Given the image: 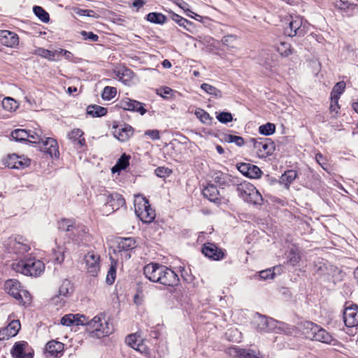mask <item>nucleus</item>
Masks as SVG:
<instances>
[{"instance_id":"nucleus-1","label":"nucleus","mask_w":358,"mask_h":358,"mask_svg":"<svg viewBox=\"0 0 358 358\" xmlns=\"http://www.w3.org/2000/svg\"><path fill=\"white\" fill-rule=\"evenodd\" d=\"M87 331L91 337L101 338L109 336L113 331V327L106 319L104 314H99L88 320Z\"/></svg>"},{"instance_id":"nucleus-2","label":"nucleus","mask_w":358,"mask_h":358,"mask_svg":"<svg viewBox=\"0 0 358 358\" xmlns=\"http://www.w3.org/2000/svg\"><path fill=\"white\" fill-rule=\"evenodd\" d=\"M233 184L236 185L238 195L245 202L254 206L262 205V196L252 184L247 181L236 183L235 180L233 181Z\"/></svg>"},{"instance_id":"nucleus-3","label":"nucleus","mask_w":358,"mask_h":358,"mask_svg":"<svg viewBox=\"0 0 358 358\" xmlns=\"http://www.w3.org/2000/svg\"><path fill=\"white\" fill-rule=\"evenodd\" d=\"M14 268L25 275L38 276L45 269L44 263L34 258L22 259L15 264Z\"/></svg>"},{"instance_id":"nucleus-4","label":"nucleus","mask_w":358,"mask_h":358,"mask_svg":"<svg viewBox=\"0 0 358 358\" xmlns=\"http://www.w3.org/2000/svg\"><path fill=\"white\" fill-rule=\"evenodd\" d=\"M134 210L136 216L144 223H151L156 215L148 200L141 195L135 196Z\"/></svg>"},{"instance_id":"nucleus-5","label":"nucleus","mask_w":358,"mask_h":358,"mask_svg":"<svg viewBox=\"0 0 358 358\" xmlns=\"http://www.w3.org/2000/svg\"><path fill=\"white\" fill-rule=\"evenodd\" d=\"M308 31V22L300 16H291L284 34L289 37L303 36Z\"/></svg>"},{"instance_id":"nucleus-6","label":"nucleus","mask_w":358,"mask_h":358,"mask_svg":"<svg viewBox=\"0 0 358 358\" xmlns=\"http://www.w3.org/2000/svg\"><path fill=\"white\" fill-rule=\"evenodd\" d=\"M250 141L252 143L257 155L260 158H264L272 155L275 150V144L270 138H251Z\"/></svg>"},{"instance_id":"nucleus-7","label":"nucleus","mask_w":358,"mask_h":358,"mask_svg":"<svg viewBox=\"0 0 358 358\" xmlns=\"http://www.w3.org/2000/svg\"><path fill=\"white\" fill-rule=\"evenodd\" d=\"M30 250L28 241L23 236H17L8 239V250L16 255H23Z\"/></svg>"},{"instance_id":"nucleus-8","label":"nucleus","mask_w":358,"mask_h":358,"mask_svg":"<svg viewBox=\"0 0 358 358\" xmlns=\"http://www.w3.org/2000/svg\"><path fill=\"white\" fill-rule=\"evenodd\" d=\"M85 268L92 276H96L100 271V256L94 251L88 252L83 258Z\"/></svg>"},{"instance_id":"nucleus-9","label":"nucleus","mask_w":358,"mask_h":358,"mask_svg":"<svg viewBox=\"0 0 358 358\" xmlns=\"http://www.w3.org/2000/svg\"><path fill=\"white\" fill-rule=\"evenodd\" d=\"M114 136L121 142H125L133 135V128L127 124H117L114 122L112 127Z\"/></svg>"},{"instance_id":"nucleus-10","label":"nucleus","mask_w":358,"mask_h":358,"mask_svg":"<svg viewBox=\"0 0 358 358\" xmlns=\"http://www.w3.org/2000/svg\"><path fill=\"white\" fill-rule=\"evenodd\" d=\"M30 159L15 154L8 155L3 160L4 164L10 169H24L30 165Z\"/></svg>"},{"instance_id":"nucleus-11","label":"nucleus","mask_w":358,"mask_h":358,"mask_svg":"<svg viewBox=\"0 0 358 358\" xmlns=\"http://www.w3.org/2000/svg\"><path fill=\"white\" fill-rule=\"evenodd\" d=\"M294 329L295 328L294 326L270 317L268 324V330L266 332L292 334L294 331Z\"/></svg>"},{"instance_id":"nucleus-12","label":"nucleus","mask_w":358,"mask_h":358,"mask_svg":"<svg viewBox=\"0 0 358 358\" xmlns=\"http://www.w3.org/2000/svg\"><path fill=\"white\" fill-rule=\"evenodd\" d=\"M165 266L157 263H150L144 267L143 273L145 277L152 282H159Z\"/></svg>"},{"instance_id":"nucleus-13","label":"nucleus","mask_w":358,"mask_h":358,"mask_svg":"<svg viewBox=\"0 0 358 358\" xmlns=\"http://www.w3.org/2000/svg\"><path fill=\"white\" fill-rule=\"evenodd\" d=\"M202 253L208 258L215 261L224 259L225 255L224 250L211 243H207L203 245Z\"/></svg>"},{"instance_id":"nucleus-14","label":"nucleus","mask_w":358,"mask_h":358,"mask_svg":"<svg viewBox=\"0 0 358 358\" xmlns=\"http://www.w3.org/2000/svg\"><path fill=\"white\" fill-rule=\"evenodd\" d=\"M116 242L117 247L115 252L119 253L125 252H127L125 255V259H129L131 255L128 252L136 248V241L133 238H118Z\"/></svg>"},{"instance_id":"nucleus-15","label":"nucleus","mask_w":358,"mask_h":358,"mask_svg":"<svg viewBox=\"0 0 358 358\" xmlns=\"http://www.w3.org/2000/svg\"><path fill=\"white\" fill-rule=\"evenodd\" d=\"M236 166L243 176L250 178H259L262 173L261 169L257 166L250 163H239L237 164Z\"/></svg>"},{"instance_id":"nucleus-16","label":"nucleus","mask_w":358,"mask_h":358,"mask_svg":"<svg viewBox=\"0 0 358 358\" xmlns=\"http://www.w3.org/2000/svg\"><path fill=\"white\" fill-rule=\"evenodd\" d=\"M5 290L20 302L22 301V293L26 294V291L21 289L20 282L16 280H8L5 282Z\"/></svg>"},{"instance_id":"nucleus-17","label":"nucleus","mask_w":358,"mask_h":358,"mask_svg":"<svg viewBox=\"0 0 358 358\" xmlns=\"http://www.w3.org/2000/svg\"><path fill=\"white\" fill-rule=\"evenodd\" d=\"M125 205V200L122 196L117 192L110 194L106 199V208H110L108 210L109 213L118 210Z\"/></svg>"},{"instance_id":"nucleus-18","label":"nucleus","mask_w":358,"mask_h":358,"mask_svg":"<svg viewBox=\"0 0 358 358\" xmlns=\"http://www.w3.org/2000/svg\"><path fill=\"white\" fill-rule=\"evenodd\" d=\"M229 355L238 358H260L259 352L253 350L243 349L237 346L229 348L227 350Z\"/></svg>"},{"instance_id":"nucleus-19","label":"nucleus","mask_w":358,"mask_h":358,"mask_svg":"<svg viewBox=\"0 0 358 358\" xmlns=\"http://www.w3.org/2000/svg\"><path fill=\"white\" fill-rule=\"evenodd\" d=\"M118 106L125 110L138 112L141 115L146 113L142 103L128 98L121 100Z\"/></svg>"},{"instance_id":"nucleus-20","label":"nucleus","mask_w":358,"mask_h":358,"mask_svg":"<svg viewBox=\"0 0 358 358\" xmlns=\"http://www.w3.org/2000/svg\"><path fill=\"white\" fill-rule=\"evenodd\" d=\"M41 143L42 145L40 147L41 151L50 155L51 157H59V146L55 139L52 138H46L45 140H43Z\"/></svg>"},{"instance_id":"nucleus-21","label":"nucleus","mask_w":358,"mask_h":358,"mask_svg":"<svg viewBox=\"0 0 358 358\" xmlns=\"http://www.w3.org/2000/svg\"><path fill=\"white\" fill-rule=\"evenodd\" d=\"M343 319L345 325L348 327L358 325V306H352L345 308L343 313Z\"/></svg>"},{"instance_id":"nucleus-22","label":"nucleus","mask_w":358,"mask_h":358,"mask_svg":"<svg viewBox=\"0 0 358 358\" xmlns=\"http://www.w3.org/2000/svg\"><path fill=\"white\" fill-rule=\"evenodd\" d=\"M166 270H163L159 283L165 286L173 287L178 284L179 278L172 269L165 266Z\"/></svg>"},{"instance_id":"nucleus-23","label":"nucleus","mask_w":358,"mask_h":358,"mask_svg":"<svg viewBox=\"0 0 358 358\" xmlns=\"http://www.w3.org/2000/svg\"><path fill=\"white\" fill-rule=\"evenodd\" d=\"M0 43L9 48H15L19 43L17 34L8 30H0Z\"/></svg>"},{"instance_id":"nucleus-24","label":"nucleus","mask_w":358,"mask_h":358,"mask_svg":"<svg viewBox=\"0 0 358 358\" xmlns=\"http://www.w3.org/2000/svg\"><path fill=\"white\" fill-rule=\"evenodd\" d=\"M28 347V343L25 341L15 343L11 350L13 357L15 358H32L33 352H26V349Z\"/></svg>"},{"instance_id":"nucleus-25","label":"nucleus","mask_w":358,"mask_h":358,"mask_svg":"<svg viewBox=\"0 0 358 358\" xmlns=\"http://www.w3.org/2000/svg\"><path fill=\"white\" fill-rule=\"evenodd\" d=\"M202 193L203 195L211 202L218 203L221 201L222 197L220 192L215 185L208 184L203 188Z\"/></svg>"},{"instance_id":"nucleus-26","label":"nucleus","mask_w":358,"mask_h":358,"mask_svg":"<svg viewBox=\"0 0 358 358\" xmlns=\"http://www.w3.org/2000/svg\"><path fill=\"white\" fill-rule=\"evenodd\" d=\"M64 350V344L56 341H51L45 345V352L50 356L59 357Z\"/></svg>"},{"instance_id":"nucleus-27","label":"nucleus","mask_w":358,"mask_h":358,"mask_svg":"<svg viewBox=\"0 0 358 358\" xmlns=\"http://www.w3.org/2000/svg\"><path fill=\"white\" fill-rule=\"evenodd\" d=\"M56 245L57 247L52 249V258L55 263L61 264L64 261V255L67 251V248L66 243L57 245L56 242Z\"/></svg>"},{"instance_id":"nucleus-28","label":"nucleus","mask_w":358,"mask_h":358,"mask_svg":"<svg viewBox=\"0 0 358 358\" xmlns=\"http://www.w3.org/2000/svg\"><path fill=\"white\" fill-rule=\"evenodd\" d=\"M319 326L312 322L306 321L302 324V333L306 338L313 340Z\"/></svg>"},{"instance_id":"nucleus-29","label":"nucleus","mask_w":358,"mask_h":358,"mask_svg":"<svg viewBox=\"0 0 358 358\" xmlns=\"http://www.w3.org/2000/svg\"><path fill=\"white\" fill-rule=\"evenodd\" d=\"M73 290V289L71 282L69 280H64L62 281V283L59 287V295L54 299L55 300L57 298H61V299L63 300L64 298L69 296L72 294Z\"/></svg>"},{"instance_id":"nucleus-30","label":"nucleus","mask_w":358,"mask_h":358,"mask_svg":"<svg viewBox=\"0 0 358 358\" xmlns=\"http://www.w3.org/2000/svg\"><path fill=\"white\" fill-rule=\"evenodd\" d=\"M313 340L327 344H331L335 341L331 335L320 327H318Z\"/></svg>"},{"instance_id":"nucleus-31","label":"nucleus","mask_w":358,"mask_h":358,"mask_svg":"<svg viewBox=\"0 0 358 358\" xmlns=\"http://www.w3.org/2000/svg\"><path fill=\"white\" fill-rule=\"evenodd\" d=\"M297 177V172L295 170H288L285 171L280 177V182L283 184L287 189H289Z\"/></svg>"},{"instance_id":"nucleus-32","label":"nucleus","mask_w":358,"mask_h":358,"mask_svg":"<svg viewBox=\"0 0 358 358\" xmlns=\"http://www.w3.org/2000/svg\"><path fill=\"white\" fill-rule=\"evenodd\" d=\"M116 76L124 84L128 85L134 76V73L129 69L122 68L116 71Z\"/></svg>"},{"instance_id":"nucleus-33","label":"nucleus","mask_w":358,"mask_h":358,"mask_svg":"<svg viewBox=\"0 0 358 358\" xmlns=\"http://www.w3.org/2000/svg\"><path fill=\"white\" fill-rule=\"evenodd\" d=\"M83 132L80 129H73L68 134V137L75 144L83 147L85 143V140L83 138Z\"/></svg>"},{"instance_id":"nucleus-34","label":"nucleus","mask_w":358,"mask_h":358,"mask_svg":"<svg viewBox=\"0 0 358 358\" xmlns=\"http://www.w3.org/2000/svg\"><path fill=\"white\" fill-rule=\"evenodd\" d=\"M107 111L108 110L106 108L96 104L90 105L87 108V115H90L94 117L104 116L106 115Z\"/></svg>"},{"instance_id":"nucleus-35","label":"nucleus","mask_w":358,"mask_h":358,"mask_svg":"<svg viewBox=\"0 0 358 358\" xmlns=\"http://www.w3.org/2000/svg\"><path fill=\"white\" fill-rule=\"evenodd\" d=\"M77 230L79 233L82 232L83 236L79 238H73V241L78 245L83 244L84 245H88L92 241V236L89 234L87 228L84 226H78Z\"/></svg>"},{"instance_id":"nucleus-36","label":"nucleus","mask_w":358,"mask_h":358,"mask_svg":"<svg viewBox=\"0 0 358 358\" xmlns=\"http://www.w3.org/2000/svg\"><path fill=\"white\" fill-rule=\"evenodd\" d=\"M223 45L227 46V50L234 52L237 50V37L235 35L230 34L222 37L221 40Z\"/></svg>"},{"instance_id":"nucleus-37","label":"nucleus","mask_w":358,"mask_h":358,"mask_svg":"<svg viewBox=\"0 0 358 358\" xmlns=\"http://www.w3.org/2000/svg\"><path fill=\"white\" fill-rule=\"evenodd\" d=\"M35 55L41 56V57L45 58L50 61H56L57 57V50L55 51H50L49 50L38 48L35 50Z\"/></svg>"},{"instance_id":"nucleus-38","label":"nucleus","mask_w":358,"mask_h":358,"mask_svg":"<svg viewBox=\"0 0 358 358\" xmlns=\"http://www.w3.org/2000/svg\"><path fill=\"white\" fill-rule=\"evenodd\" d=\"M146 20L152 23L163 24L166 21V17L161 13L152 12L146 15Z\"/></svg>"},{"instance_id":"nucleus-39","label":"nucleus","mask_w":358,"mask_h":358,"mask_svg":"<svg viewBox=\"0 0 358 358\" xmlns=\"http://www.w3.org/2000/svg\"><path fill=\"white\" fill-rule=\"evenodd\" d=\"M1 104L3 108L6 110L10 112L15 111L19 106V104L17 102V101L9 96L5 97L2 100Z\"/></svg>"},{"instance_id":"nucleus-40","label":"nucleus","mask_w":358,"mask_h":358,"mask_svg":"<svg viewBox=\"0 0 358 358\" xmlns=\"http://www.w3.org/2000/svg\"><path fill=\"white\" fill-rule=\"evenodd\" d=\"M29 134V139L27 141L33 143H41L43 138L42 137V131L40 129H36L35 130H27Z\"/></svg>"},{"instance_id":"nucleus-41","label":"nucleus","mask_w":358,"mask_h":358,"mask_svg":"<svg viewBox=\"0 0 358 358\" xmlns=\"http://www.w3.org/2000/svg\"><path fill=\"white\" fill-rule=\"evenodd\" d=\"M269 318L270 317H267L264 315H258L255 322L256 328L259 331L266 332L268 330Z\"/></svg>"},{"instance_id":"nucleus-42","label":"nucleus","mask_w":358,"mask_h":358,"mask_svg":"<svg viewBox=\"0 0 358 358\" xmlns=\"http://www.w3.org/2000/svg\"><path fill=\"white\" fill-rule=\"evenodd\" d=\"M171 19L176 22L179 26L185 28L186 30H189V26L192 25V22L187 20V19L182 17V16L176 14V13H171Z\"/></svg>"},{"instance_id":"nucleus-43","label":"nucleus","mask_w":358,"mask_h":358,"mask_svg":"<svg viewBox=\"0 0 358 358\" xmlns=\"http://www.w3.org/2000/svg\"><path fill=\"white\" fill-rule=\"evenodd\" d=\"M58 228L61 231L70 232L74 231L76 225L73 221L63 219L58 222Z\"/></svg>"},{"instance_id":"nucleus-44","label":"nucleus","mask_w":358,"mask_h":358,"mask_svg":"<svg viewBox=\"0 0 358 358\" xmlns=\"http://www.w3.org/2000/svg\"><path fill=\"white\" fill-rule=\"evenodd\" d=\"M11 137L15 141H25L29 139V134L26 129H17L11 132Z\"/></svg>"},{"instance_id":"nucleus-45","label":"nucleus","mask_w":358,"mask_h":358,"mask_svg":"<svg viewBox=\"0 0 358 358\" xmlns=\"http://www.w3.org/2000/svg\"><path fill=\"white\" fill-rule=\"evenodd\" d=\"M201 88L206 93L213 96L215 98H221L222 96V92L215 87L208 83H203Z\"/></svg>"},{"instance_id":"nucleus-46","label":"nucleus","mask_w":358,"mask_h":358,"mask_svg":"<svg viewBox=\"0 0 358 358\" xmlns=\"http://www.w3.org/2000/svg\"><path fill=\"white\" fill-rule=\"evenodd\" d=\"M276 50L281 56L285 57H288L293 52L291 45L285 42H281L279 45H278Z\"/></svg>"},{"instance_id":"nucleus-47","label":"nucleus","mask_w":358,"mask_h":358,"mask_svg":"<svg viewBox=\"0 0 358 358\" xmlns=\"http://www.w3.org/2000/svg\"><path fill=\"white\" fill-rule=\"evenodd\" d=\"M33 11L43 22H48L50 20L49 14L41 6H34Z\"/></svg>"},{"instance_id":"nucleus-48","label":"nucleus","mask_w":358,"mask_h":358,"mask_svg":"<svg viewBox=\"0 0 358 358\" xmlns=\"http://www.w3.org/2000/svg\"><path fill=\"white\" fill-rule=\"evenodd\" d=\"M336 8L341 10L350 9L352 11L358 10V6L354 3H350L348 1H344L343 0H337L334 2Z\"/></svg>"},{"instance_id":"nucleus-49","label":"nucleus","mask_w":358,"mask_h":358,"mask_svg":"<svg viewBox=\"0 0 358 358\" xmlns=\"http://www.w3.org/2000/svg\"><path fill=\"white\" fill-rule=\"evenodd\" d=\"M195 115L197 118L200 120V121L203 124H210L212 117L210 115L203 109L198 108L195 110L194 112Z\"/></svg>"},{"instance_id":"nucleus-50","label":"nucleus","mask_w":358,"mask_h":358,"mask_svg":"<svg viewBox=\"0 0 358 358\" xmlns=\"http://www.w3.org/2000/svg\"><path fill=\"white\" fill-rule=\"evenodd\" d=\"M275 131V125L273 123L267 122L259 127V132L264 136H270Z\"/></svg>"},{"instance_id":"nucleus-51","label":"nucleus","mask_w":358,"mask_h":358,"mask_svg":"<svg viewBox=\"0 0 358 358\" xmlns=\"http://www.w3.org/2000/svg\"><path fill=\"white\" fill-rule=\"evenodd\" d=\"M129 156H127L125 154L122 155L116 165L113 168V171L115 172L116 169L120 170L125 169L129 166Z\"/></svg>"},{"instance_id":"nucleus-52","label":"nucleus","mask_w":358,"mask_h":358,"mask_svg":"<svg viewBox=\"0 0 358 358\" xmlns=\"http://www.w3.org/2000/svg\"><path fill=\"white\" fill-rule=\"evenodd\" d=\"M345 88V83L344 81L337 83L332 90L331 96L340 98V95L344 92Z\"/></svg>"},{"instance_id":"nucleus-53","label":"nucleus","mask_w":358,"mask_h":358,"mask_svg":"<svg viewBox=\"0 0 358 358\" xmlns=\"http://www.w3.org/2000/svg\"><path fill=\"white\" fill-rule=\"evenodd\" d=\"M117 94V90L113 87H105L102 92V98L104 100H110L114 98Z\"/></svg>"},{"instance_id":"nucleus-54","label":"nucleus","mask_w":358,"mask_h":358,"mask_svg":"<svg viewBox=\"0 0 358 358\" xmlns=\"http://www.w3.org/2000/svg\"><path fill=\"white\" fill-rule=\"evenodd\" d=\"M7 327L9 329L10 334H12L13 336H15L20 331L21 325L19 320H13L7 325Z\"/></svg>"},{"instance_id":"nucleus-55","label":"nucleus","mask_w":358,"mask_h":358,"mask_svg":"<svg viewBox=\"0 0 358 358\" xmlns=\"http://www.w3.org/2000/svg\"><path fill=\"white\" fill-rule=\"evenodd\" d=\"M287 258H288V260H287L288 263H289L290 264H292L293 266L297 264L300 261V256L293 249H292L289 252Z\"/></svg>"},{"instance_id":"nucleus-56","label":"nucleus","mask_w":358,"mask_h":358,"mask_svg":"<svg viewBox=\"0 0 358 358\" xmlns=\"http://www.w3.org/2000/svg\"><path fill=\"white\" fill-rule=\"evenodd\" d=\"M225 140L229 143H234L236 145L241 147L244 145V139L239 136L227 135Z\"/></svg>"},{"instance_id":"nucleus-57","label":"nucleus","mask_w":358,"mask_h":358,"mask_svg":"<svg viewBox=\"0 0 358 358\" xmlns=\"http://www.w3.org/2000/svg\"><path fill=\"white\" fill-rule=\"evenodd\" d=\"M280 269V268H273V269H266L259 272V277L263 280L273 279L275 276L274 270Z\"/></svg>"},{"instance_id":"nucleus-58","label":"nucleus","mask_w":358,"mask_h":358,"mask_svg":"<svg viewBox=\"0 0 358 358\" xmlns=\"http://www.w3.org/2000/svg\"><path fill=\"white\" fill-rule=\"evenodd\" d=\"M217 119L222 123L227 124L233 120L232 115L228 112H222L217 115Z\"/></svg>"},{"instance_id":"nucleus-59","label":"nucleus","mask_w":358,"mask_h":358,"mask_svg":"<svg viewBox=\"0 0 358 358\" xmlns=\"http://www.w3.org/2000/svg\"><path fill=\"white\" fill-rule=\"evenodd\" d=\"M75 318L73 320V325L78 326V325H85L86 327H87L88 323V318L86 317L83 315H74Z\"/></svg>"},{"instance_id":"nucleus-60","label":"nucleus","mask_w":358,"mask_h":358,"mask_svg":"<svg viewBox=\"0 0 358 358\" xmlns=\"http://www.w3.org/2000/svg\"><path fill=\"white\" fill-rule=\"evenodd\" d=\"M172 171L166 167L159 166L155 169L156 175L159 178H165L171 174Z\"/></svg>"},{"instance_id":"nucleus-61","label":"nucleus","mask_w":358,"mask_h":358,"mask_svg":"<svg viewBox=\"0 0 358 358\" xmlns=\"http://www.w3.org/2000/svg\"><path fill=\"white\" fill-rule=\"evenodd\" d=\"M116 276V268L114 266H111L108 271L106 276V282L108 285H112L115 280Z\"/></svg>"},{"instance_id":"nucleus-62","label":"nucleus","mask_w":358,"mask_h":358,"mask_svg":"<svg viewBox=\"0 0 358 358\" xmlns=\"http://www.w3.org/2000/svg\"><path fill=\"white\" fill-rule=\"evenodd\" d=\"M81 36L84 40H89L90 41L96 42L99 40V36L94 34L92 31H82L80 32Z\"/></svg>"},{"instance_id":"nucleus-63","label":"nucleus","mask_w":358,"mask_h":358,"mask_svg":"<svg viewBox=\"0 0 358 358\" xmlns=\"http://www.w3.org/2000/svg\"><path fill=\"white\" fill-rule=\"evenodd\" d=\"M126 343L131 348L138 350V344H136L137 339L135 334H130L125 338Z\"/></svg>"},{"instance_id":"nucleus-64","label":"nucleus","mask_w":358,"mask_h":358,"mask_svg":"<svg viewBox=\"0 0 358 358\" xmlns=\"http://www.w3.org/2000/svg\"><path fill=\"white\" fill-rule=\"evenodd\" d=\"M173 90L169 87H163L157 90V93L164 99H168L169 95H172Z\"/></svg>"}]
</instances>
